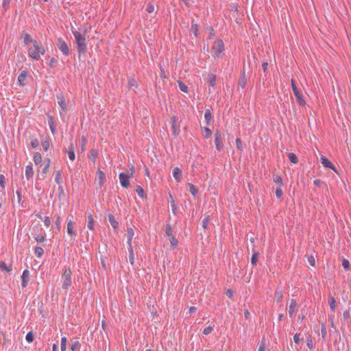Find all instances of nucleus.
<instances>
[{
	"label": "nucleus",
	"instance_id": "4d7b16f0",
	"mask_svg": "<svg viewBox=\"0 0 351 351\" xmlns=\"http://www.w3.org/2000/svg\"><path fill=\"white\" fill-rule=\"evenodd\" d=\"M213 330V328L212 326H208L205 328L203 330V334L205 335H209Z\"/></svg>",
	"mask_w": 351,
	"mask_h": 351
},
{
	"label": "nucleus",
	"instance_id": "9b49d317",
	"mask_svg": "<svg viewBox=\"0 0 351 351\" xmlns=\"http://www.w3.org/2000/svg\"><path fill=\"white\" fill-rule=\"evenodd\" d=\"M21 286L23 288L27 287L29 281V271L28 269H25L21 276Z\"/></svg>",
	"mask_w": 351,
	"mask_h": 351
},
{
	"label": "nucleus",
	"instance_id": "09e8293b",
	"mask_svg": "<svg viewBox=\"0 0 351 351\" xmlns=\"http://www.w3.org/2000/svg\"><path fill=\"white\" fill-rule=\"evenodd\" d=\"M55 218H56L55 223H56L57 229L59 230L60 229V224H61L60 216L57 215L55 216Z\"/></svg>",
	"mask_w": 351,
	"mask_h": 351
},
{
	"label": "nucleus",
	"instance_id": "c85d7f7f",
	"mask_svg": "<svg viewBox=\"0 0 351 351\" xmlns=\"http://www.w3.org/2000/svg\"><path fill=\"white\" fill-rule=\"evenodd\" d=\"M34 254L38 258H41L44 254V250L40 246H36L34 248Z\"/></svg>",
	"mask_w": 351,
	"mask_h": 351
},
{
	"label": "nucleus",
	"instance_id": "b1692460",
	"mask_svg": "<svg viewBox=\"0 0 351 351\" xmlns=\"http://www.w3.org/2000/svg\"><path fill=\"white\" fill-rule=\"evenodd\" d=\"M97 176H98V179H99V186H102L104 183V181L106 180L105 173L99 169V171L97 172Z\"/></svg>",
	"mask_w": 351,
	"mask_h": 351
},
{
	"label": "nucleus",
	"instance_id": "f704fd0d",
	"mask_svg": "<svg viewBox=\"0 0 351 351\" xmlns=\"http://www.w3.org/2000/svg\"><path fill=\"white\" fill-rule=\"evenodd\" d=\"M288 158L291 162L293 164H296L298 162V158L297 156L293 153H289Z\"/></svg>",
	"mask_w": 351,
	"mask_h": 351
},
{
	"label": "nucleus",
	"instance_id": "aec40b11",
	"mask_svg": "<svg viewBox=\"0 0 351 351\" xmlns=\"http://www.w3.org/2000/svg\"><path fill=\"white\" fill-rule=\"evenodd\" d=\"M95 220L91 213H89L87 216V227L89 230H93L94 229Z\"/></svg>",
	"mask_w": 351,
	"mask_h": 351
},
{
	"label": "nucleus",
	"instance_id": "dca6fc26",
	"mask_svg": "<svg viewBox=\"0 0 351 351\" xmlns=\"http://www.w3.org/2000/svg\"><path fill=\"white\" fill-rule=\"evenodd\" d=\"M108 220L114 230L117 232L119 229V223L116 221L114 216L112 214H109Z\"/></svg>",
	"mask_w": 351,
	"mask_h": 351
},
{
	"label": "nucleus",
	"instance_id": "6e6d98bb",
	"mask_svg": "<svg viewBox=\"0 0 351 351\" xmlns=\"http://www.w3.org/2000/svg\"><path fill=\"white\" fill-rule=\"evenodd\" d=\"M146 11L148 13H152L154 11V5L152 3H149L147 6Z\"/></svg>",
	"mask_w": 351,
	"mask_h": 351
},
{
	"label": "nucleus",
	"instance_id": "0eeeda50",
	"mask_svg": "<svg viewBox=\"0 0 351 351\" xmlns=\"http://www.w3.org/2000/svg\"><path fill=\"white\" fill-rule=\"evenodd\" d=\"M57 47L65 56L70 55L71 52L66 43L61 38H58L56 42Z\"/></svg>",
	"mask_w": 351,
	"mask_h": 351
},
{
	"label": "nucleus",
	"instance_id": "4468645a",
	"mask_svg": "<svg viewBox=\"0 0 351 351\" xmlns=\"http://www.w3.org/2000/svg\"><path fill=\"white\" fill-rule=\"evenodd\" d=\"M34 170L32 164L28 165L25 168V177L27 180H30L34 176Z\"/></svg>",
	"mask_w": 351,
	"mask_h": 351
},
{
	"label": "nucleus",
	"instance_id": "ddd939ff",
	"mask_svg": "<svg viewBox=\"0 0 351 351\" xmlns=\"http://www.w3.org/2000/svg\"><path fill=\"white\" fill-rule=\"evenodd\" d=\"M57 98L58 99V104L60 106L61 109L63 111L66 110V109H67L65 99H64V97L63 96V95L60 94V95H57Z\"/></svg>",
	"mask_w": 351,
	"mask_h": 351
},
{
	"label": "nucleus",
	"instance_id": "864d4df0",
	"mask_svg": "<svg viewBox=\"0 0 351 351\" xmlns=\"http://www.w3.org/2000/svg\"><path fill=\"white\" fill-rule=\"evenodd\" d=\"M34 334L32 332H29L26 335V340L29 343H32L34 341Z\"/></svg>",
	"mask_w": 351,
	"mask_h": 351
},
{
	"label": "nucleus",
	"instance_id": "f8f14e48",
	"mask_svg": "<svg viewBox=\"0 0 351 351\" xmlns=\"http://www.w3.org/2000/svg\"><path fill=\"white\" fill-rule=\"evenodd\" d=\"M27 76V71H22L19 75L18 76V82L20 86H24L26 83L25 80Z\"/></svg>",
	"mask_w": 351,
	"mask_h": 351
},
{
	"label": "nucleus",
	"instance_id": "2eb2a0df",
	"mask_svg": "<svg viewBox=\"0 0 351 351\" xmlns=\"http://www.w3.org/2000/svg\"><path fill=\"white\" fill-rule=\"evenodd\" d=\"M247 83V78L245 75V72L243 70L242 73H241V76L239 79L238 84L239 86L241 87L242 88H245Z\"/></svg>",
	"mask_w": 351,
	"mask_h": 351
},
{
	"label": "nucleus",
	"instance_id": "72a5a7b5",
	"mask_svg": "<svg viewBox=\"0 0 351 351\" xmlns=\"http://www.w3.org/2000/svg\"><path fill=\"white\" fill-rule=\"evenodd\" d=\"M187 186H189L191 193L195 197L198 191L195 186L191 183H188Z\"/></svg>",
	"mask_w": 351,
	"mask_h": 351
},
{
	"label": "nucleus",
	"instance_id": "39448f33",
	"mask_svg": "<svg viewBox=\"0 0 351 351\" xmlns=\"http://www.w3.org/2000/svg\"><path fill=\"white\" fill-rule=\"evenodd\" d=\"M224 51V44L221 39H217L214 42L211 52L217 57H219Z\"/></svg>",
	"mask_w": 351,
	"mask_h": 351
},
{
	"label": "nucleus",
	"instance_id": "7ed1b4c3",
	"mask_svg": "<svg viewBox=\"0 0 351 351\" xmlns=\"http://www.w3.org/2000/svg\"><path fill=\"white\" fill-rule=\"evenodd\" d=\"M71 275L72 271L71 269H65L61 277L62 281V289L67 290L71 285Z\"/></svg>",
	"mask_w": 351,
	"mask_h": 351
},
{
	"label": "nucleus",
	"instance_id": "f3484780",
	"mask_svg": "<svg viewBox=\"0 0 351 351\" xmlns=\"http://www.w3.org/2000/svg\"><path fill=\"white\" fill-rule=\"evenodd\" d=\"M173 176L175 180L180 182L182 180V171L178 167H175L173 170Z\"/></svg>",
	"mask_w": 351,
	"mask_h": 351
},
{
	"label": "nucleus",
	"instance_id": "37998d69",
	"mask_svg": "<svg viewBox=\"0 0 351 351\" xmlns=\"http://www.w3.org/2000/svg\"><path fill=\"white\" fill-rule=\"evenodd\" d=\"M192 31L193 32V34H195V37L198 36V25L194 23V20L192 21V26H191Z\"/></svg>",
	"mask_w": 351,
	"mask_h": 351
},
{
	"label": "nucleus",
	"instance_id": "338daca9",
	"mask_svg": "<svg viewBox=\"0 0 351 351\" xmlns=\"http://www.w3.org/2000/svg\"><path fill=\"white\" fill-rule=\"evenodd\" d=\"M308 261L309 264L311 266H315V258H314V257L313 256H309L308 258Z\"/></svg>",
	"mask_w": 351,
	"mask_h": 351
},
{
	"label": "nucleus",
	"instance_id": "de8ad7c7",
	"mask_svg": "<svg viewBox=\"0 0 351 351\" xmlns=\"http://www.w3.org/2000/svg\"><path fill=\"white\" fill-rule=\"evenodd\" d=\"M136 192L138 193V195L141 197L143 198L145 197V191H144L143 189L141 186H138V187H137V189L136 190Z\"/></svg>",
	"mask_w": 351,
	"mask_h": 351
},
{
	"label": "nucleus",
	"instance_id": "423d86ee",
	"mask_svg": "<svg viewBox=\"0 0 351 351\" xmlns=\"http://www.w3.org/2000/svg\"><path fill=\"white\" fill-rule=\"evenodd\" d=\"M224 135L219 131L215 134V143L217 151L221 152L223 148Z\"/></svg>",
	"mask_w": 351,
	"mask_h": 351
},
{
	"label": "nucleus",
	"instance_id": "a211bd4d",
	"mask_svg": "<svg viewBox=\"0 0 351 351\" xmlns=\"http://www.w3.org/2000/svg\"><path fill=\"white\" fill-rule=\"evenodd\" d=\"M296 306H297V302L295 300L292 299L291 300V303L289 307V317H292L293 315V313L296 311Z\"/></svg>",
	"mask_w": 351,
	"mask_h": 351
},
{
	"label": "nucleus",
	"instance_id": "bf43d9fd",
	"mask_svg": "<svg viewBox=\"0 0 351 351\" xmlns=\"http://www.w3.org/2000/svg\"><path fill=\"white\" fill-rule=\"evenodd\" d=\"M60 180H61V172H60V171H58L56 173L55 181L56 183L59 184L60 182Z\"/></svg>",
	"mask_w": 351,
	"mask_h": 351
},
{
	"label": "nucleus",
	"instance_id": "3c124183",
	"mask_svg": "<svg viewBox=\"0 0 351 351\" xmlns=\"http://www.w3.org/2000/svg\"><path fill=\"white\" fill-rule=\"evenodd\" d=\"M0 186L2 189H4L5 187V178L3 174H0Z\"/></svg>",
	"mask_w": 351,
	"mask_h": 351
},
{
	"label": "nucleus",
	"instance_id": "79ce46f5",
	"mask_svg": "<svg viewBox=\"0 0 351 351\" xmlns=\"http://www.w3.org/2000/svg\"><path fill=\"white\" fill-rule=\"evenodd\" d=\"M66 342H67V340L65 337H64L61 339V345H60L61 351H66Z\"/></svg>",
	"mask_w": 351,
	"mask_h": 351
},
{
	"label": "nucleus",
	"instance_id": "c9c22d12",
	"mask_svg": "<svg viewBox=\"0 0 351 351\" xmlns=\"http://www.w3.org/2000/svg\"><path fill=\"white\" fill-rule=\"evenodd\" d=\"M34 40L32 39V36L29 34H25L24 35V44L27 45L29 44H33Z\"/></svg>",
	"mask_w": 351,
	"mask_h": 351
},
{
	"label": "nucleus",
	"instance_id": "6e6552de",
	"mask_svg": "<svg viewBox=\"0 0 351 351\" xmlns=\"http://www.w3.org/2000/svg\"><path fill=\"white\" fill-rule=\"evenodd\" d=\"M67 221V233L71 237H75L77 235V232L75 230V223L71 219H69V217L66 219Z\"/></svg>",
	"mask_w": 351,
	"mask_h": 351
},
{
	"label": "nucleus",
	"instance_id": "20e7f679",
	"mask_svg": "<svg viewBox=\"0 0 351 351\" xmlns=\"http://www.w3.org/2000/svg\"><path fill=\"white\" fill-rule=\"evenodd\" d=\"M291 88L298 105L300 106H304L306 105V102L303 98L301 91L296 86L295 82L293 79L291 80Z\"/></svg>",
	"mask_w": 351,
	"mask_h": 351
},
{
	"label": "nucleus",
	"instance_id": "052dcab7",
	"mask_svg": "<svg viewBox=\"0 0 351 351\" xmlns=\"http://www.w3.org/2000/svg\"><path fill=\"white\" fill-rule=\"evenodd\" d=\"M307 346L309 349H313V340H312V338L311 337H308L307 338Z\"/></svg>",
	"mask_w": 351,
	"mask_h": 351
},
{
	"label": "nucleus",
	"instance_id": "393cba45",
	"mask_svg": "<svg viewBox=\"0 0 351 351\" xmlns=\"http://www.w3.org/2000/svg\"><path fill=\"white\" fill-rule=\"evenodd\" d=\"M48 119H49L48 123H49V128L51 129V131L52 134H55L56 133V126H55L53 118L52 116L49 115Z\"/></svg>",
	"mask_w": 351,
	"mask_h": 351
},
{
	"label": "nucleus",
	"instance_id": "9d476101",
	"mask_svg": "<svg viewBox=\"0 0 351 351\" xmlns=\"http://www.w3.org/2000/svg\"><path fill=\"white\" fill-rule=\"evenodd\" d=\"M172 120V130L174 135L176 136L180 133V124L176 117H171Z\"/></svg>",
	"mask_w": 351,
	"mask_h": 351
},
{
	"label": "nucleus",
	"instance_id": "ea45409f",
	"mask_svg": "<svg viewBox=\"0 0 351 351\" xmlns=\"http://www.w3.org/2000/svg\"><path fill=\"white\" fill-rule=\"evenodd\" d=\"M165 234L167 237L172 236L173 234V229L170 224H167L165 226Z\"/></svg>",
	"mask_w": 351,
	"mask_h": 351
},
{
	"label": "nucleus",
	"instance_id": "4c0bfd02",
	"mask_svg": "<svg viewBox=\"0 0 351 351\" xmlns=\"http://www.w3.org/2000/svg\"><path fill=\"white\" fill-rule=\"evenodd\" d=\"M178 85H179L180 89L182 92H184V93H188L189 92L188 86L184 82H182V81H179L178 82Z\"/></svg>",
	"mask_w": 351,
	"mask_h": 351
},
{
	"label": "nucleus",
	"instance_id": "e2e57ef3",
	"mask_svg": "<svg viewBox=\"0 0 351 351\" xmlns=\"http://www.w3.org/2000/svg\"><path fill=\"white\" fill-rule=\"evenodd\" d=\"M34 239L36 241L40 243L44 242L45 241V237L42 235H37L36 237H34Z\"/></svg>",
	"mask_w": 351,
	"mask_h": 351
},
{
	"label": "nucleus",
	"instance_id": "f257e3e1",
	"mask_svg": "<svg viewBox=\"0 0 351 351\" xmlns=\"http://www.w3.org/2000/svg\"><path fill=\"white\" fill-rule=\"evenodd\" d=\"M47 48L40 45L37 40H34L32 46L28 49V56L34 60H38L40 55H44Z\"/></svg>",
	"mask_w": 351,
	"mask_h": 351
},
{
	"label": "nucleus",
	"instance_id": "4be33fe9",
	"mask_svg": "<svg viewBox=\"0 0 351 351\" xmlns=\"http://www.w3.org/2000/svg\"><path fill=\"white\" fill-rule=\"evenodd\" d=\"M283 298V293L282 291L280 290L279 289H277L274 293V299L276 301V302L280 303L282 302Z\"/></svg>",
	"mask_w": 351,
	"mask_h": 351
},
{
	"label": "nucleus",
	"instance_id": "5701e85b",
	"mask_svg": "<svg viewBox=\"0 0 351 351\" xmlns=\"http://www.w3.org/2000/svg\"><path fill=\"white\" fill-rule=\"evenodd\" d=\"M204 118L206 119V125H210V121L213 120V117L212 115L211 111L210 109H206L204 114Z\"/></svg>",
	"mask_w": 351,
	"mask_h": 351
},
{
	"label": "nucleus",
	"instance_id": "5fc2aeb1",
	"mask_svg": "<svg viewBox=\"0 0 351 351\" xmlns=\"http://www.w3.org/2000/svg\"><path fill=\"white\" fill-rule=\"evenodd\" d=\"M212 134V131L208 128H204V136L205 138H209Z\"/></svg>",
	"mask_w": 351,
	"mask_h": 351
},
{
	"label": "nucleus",
	"instance_id": "13d9d810",
	"mask_svg": "<svg viewBox=\"0 0 351 351\" xmlns=\"http://www.w3.org/2000/svg\"><path fill=\"white\" fill-rule=\"evenodd\" d=\"M282 190L281 189L280 187H278L276 189V195L277 197V198L280 199L282 197Z\"/></svg>",
	"mask_w": 351,
	"mask_h": 351
},
{
	"label": "nucleus",
	"instance_id": "a18cd8bd",
	"mask_svg": "<svg viewBox=\"0 0 351 351\" xmlns=\"http://www.w3.org/2000/svg\"><path fill=\"white\" fill-rule=\"evenodd\" d=\"M236 145H237V148L238 150H239L241 152L243 151V143H242L241 140L239 138H237L236 139Z\"/></svg>",
	"mask_w": 351,
	"mask_h": 351
},
{
	"label": "nucleus",
	"instance_id": "e433bc0d",
	"mask_svg": "<svg viewBox=\"0 0 351 351\" xmlns=\"http://www.w3.org/2000/svg\"><path fill=\"white\" fill-rule=\"evenodd\" d=\"M51 142L49 138H46L45 141L42 142V146L45 151H47L50 147Z\"/></svg>",
	"mask_w": 351,
	"mask_h": 351
},
{
	"label": "nucleus",
	"instance_id": "774afa93",
	"mask_svg": "<svg viewBox=\"0 0 351 351\" xmlns=\"http://www.w3.org/2000/svg\"><path fill=\"white\" fill-rule=\"evenodd\" d=\"M265 340H262L261 343L260 344L258 351H265Z\"/></svg>",
	"mask_w": 351,
	"mask_h": 351
},
{
	"label": "nucleus",
	"instance_id": "2f4dec72",
	"mask_svg": "<svg viewBox=\"0 0 351 351\" xmlns=\"http://www.w3.org/2000/svg\"><path fill=\"white\" fill-rule=\"evenodd\" d=\"M127 234H128V245H130V243L132 242V237L134 235V230L132 228H128L127 230Z\"/></svg>",
	"mask_w": 351,
	"mask_h": 351
},
{
	"label": "nucleus",
	"instance_id": "cd10ccee",
	"mask_svg": "<svg viewBox=\"0 0 351 351\" xmlns=\"http://www.w3.org/2000/svg\"><path fill=\"white\" fill-rule=\"evenodd\" d=\"M171 243V245L173 249H176L178 245V241L173 234L172 236L168 237Z\"/></svg>",
	"mask_w": 351,
	"mask_h": 351
},
{
	"label": "nucleus",
	"instance_id": "69168bd1",
	"mask_svg": "<svg viewBox=\"0 0 351 351\" xmlns=\"http://www.w3.org/2000/svg\"><path fill=\"white\" fill-rule=\"evenodd\" d=\"M38 141L37 138H34L31 141V145L33 148H36L38 146Z\"/></svg>",
	"mask_w": 351,
	"mask_h": 351
},
{
	"label": "nucleus",
	"instance_id": "58836bf2",
	"mask_svg": "<svg viewBox=\"0 0 351 351\" xmlns=\"http://www.w3.org/2000/svg\"><path fill=\"white\" fill-rule=\"evenodd\" d=\"M210 220V215H207L206 217L204 218V219L202 221V227L204 230L208 229V225Z\"/></svg>",
	"mask_w": 351,
	"mask_h": 351
},
{
	"label": "nucleus",
	"instance_id": "a19ab883",
	"mask_svg": "<svg viewBox=\"0 0 351 351\" xmlns=\"http://www.w3.org/2000/svg\"><path fill=\"white\" fill-rule=\"evenodd\" d=\"M274 182L278 184H279L280 186H282L283 185V181L280 176L276 175L274 177Z\"/></svg>",
	"mask_w": 351,
	"mask_h": 351
},
{
	"label": "nucleus",
	"instance_id": "0e129e2a",
	"mask_svg": "<svg viewBox=\"0 0 351 351\" xmlns=\"http://www.w3.org/2000/svg\"><path fill=\"white\" fill-rule=\"evenodd\" d=\"M342 265L345 269H348L350 267V263L348 260L343 259L342 261Z\"/></svg>",
	"mask_w": 351,
	"mask_h": 351
},
{
	"label": "nucleus",
	"instance_id": "bb28decb",
	"mask_svg": "<svg viewBox=\"0 0 351 351\" xmlns=\"http://www.w3.org/2000/svg\"><path fill=\"white\" fill-rule=\"evenodd\" d=\"M34 162L36 165H38L42 162V156L39 152H36L34 155Z\"/></svg>",
	"mask_w": 351,
	"mask_h": 351
},
{
	"label": "nucleus",
	"instance_id": "680f3d73",
	"mask_svg": "<svg viewBox=\"0 0 351 351\" xmlns=\"http://www.w3.org/2000/svg\"><path fill=\"white\" fill-rule=\"evenodd\" d=\"M56 64H57V60L55 58H51L50 59V61H49V65L50 67H55L56 66Z\"/></svg>",
	"mask_w": 351,
	"mask_h": 351
},
{
	"label": "nucleus",
	"instance_id": "c756f323",
	"mask_svg": "<svg viewBox=\"0 0 351 351\" xmlns=\"http://www.w3.org/2000/svg\"><path fill=\"white\" fill-rule=\"evenodd\" d=\"M80 347V341L77 339L71 341V351H76Z\"/></svg>",
	"mask_w": 351,
	"mask_h": 351
},
{
	"label": "nucleus",
	"instance_id": "49530a36",
	"mask_svg": "<svg viewBox=\"0 0 351 351\" xmlns=\"http://www.w3.org/2000/svg\"><path fill=\"white\" fill-rule=\"evenodd\" d=\"M335 302H336V300H335V298L330 297V307L332 311H335V308H336Z\"/></svg>",
	"mask_w": 351,
	"mask_h": 351
},
{
	"label": "nucleus",
	"instance_id": "6ab92c4d",
	"mask_svg": "<svg viewBox=\"0 0 351 351\" xmlns=\"http://www.w3.org/2000/svg\"><path fill=\"white\" fill-rule=\"evenodd\" d=\"M321 162L323 165L324 167L326 168H330L332 169H334V165L332 164V162L325 156L321 157Z\"/></svg>",
	"mask_w": 351,
	"mask_h": 351
},
{
	"label": "nucleus",
	"instance_id": "a878e982",
	"mask_svg": "<svg viewBox=\"0 0 351 351\" xmlns=\"http://www.w3.org/2000/svg\"><path fill=\"white\" fill-rule=\"evenodd\" d=\"M68 155H69V158L71 160H75V154L74 152V147H73V144H71V145L69 147Z\"/></svg>",
	"mask_w": 351,
	"mask_h": 351
},
{
	"label": "nucleus",
	"instance_id": "412c9836",
	"mask_svg": "<svg viewBox=\"0 0 351 351\" xmlns=\"http://www.w3.org/2000/svg\"><path fill=\"white\" fill-rule=\"evenodd\" d=\"M99 156V152L97 149H90V151L89 152V154L88 155V158L89 160H92L93 162H95L96 160V158L98 157Z\"/></svg>",
	"mask_w": 351,
	"mask_h": 351
},
{
	"label": "nucleus",
	"instance_id": "603ef678",
	"mask_svg": "<svg viewBox=\"0 0 351 351\" xmlns=\"http://www.w3.org/2000/svg\"><path fill=\"white\" fill-rule=\"evenodd\" d=\"M321 335H322V337L323 340L325 341V339H326V337L327 335V330H326L325 325H324V324L322 326Z\"/></svg>",
	"mask_w": 351,
	"mask_h": 351
},
{
	"label": "nucleus",
	"instance_id": "1a4fd4ad",
	"mask_svg": "<svg viewBox=\"0 0 351 351\" xmlns=\"http://www.w3.org/2000/svg\"><path fill=\"white\" fill-rule=\"evenodd\" d=\"M129 178V175L125 174V173H121L119 174L120 182L123 188L128 189L130 186Z\"/></svg>",
	"mask_w": 351,
	"mask_h": 351
},
{
	"label": "nucleus",
	"instance_id": "7c9ffc66",
	"mask_svg": "<svg viewBox=\"0 0 351 351\" xmlns=\"http://www.w3.org/2000/svg\"><path fill=\"white\" fill-rule=\"evenodd\" d=\"M0 269L6 272H10L12 271V265H10L8 266L4 262L0 261Z\"/></svg>",
	"mask_w": 351,
	"mask_h": 351
},
{
	"label": "nucleus",
	"instance_id": "f03ea898",
	"mask_svg": "<svg viewBox=\"0 0 351 351\" xmlns=\"http://www.w3.org/2000/svg\"><path fill=\"white\" fill-rule=\"evenodd\" d=\"M72 33L76 40L77 52L80 54H84L87 49L85 37L80 32L75 29H72Z\"/></svg>",
	"mask_w": 351,
	"mask_h": 351
},
{
	"label": "nucleus",
	"instance_id": "473e14b6",
	"mask_svg": "<svg viewBox=\"0 0 351 351\" xmlns=\"http://www.w3.org/2000/svg\"><path fill=\"white\" fill-rule=\"evenodd\" d=\"M49 168V165H45L44 167V168L43 169L42 173L40 174H38V176L39 179L44 180L46 178V174L48 172Z\"/></svg>",
	"mask_w": 351,
	"mask_h": 351
},
{
	"label": "nucleus",
	"instance_id": "c03bdc74",
	"mask_svg": "<svg viewBox=\"0 0 351 351\" xmlns=\"http://www.w3.org/2000/svg\"><path fill=\"white\" fill-rule=\"evenodd\" d=\"M258 252H254L253 254H252V258H251V263L252 265H256L257 262H258Z\"/></svg>",
	"mask_w": 351,
	"mask_h": 351
},
{
	"label": "nucleus",
	"instance_id": "8fccbe9b",
	"mask_svg": "<svg viewBox=\"0 0 351 351\" xmlns=\"http://www.w3.org/2000/svg\"><path fill=\"white\" fill-rule=\"evenodd\" d=\"M216 76L214 74H210L209 75V84L211 86H214L215 85Z\"/></svg>",
	"mask_w": 351,
	"mask_h": 351
}]
</instances>
